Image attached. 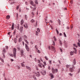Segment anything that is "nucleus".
Segmentation results:
<instances>
[{
  "label": "nucleus",
  "mask_w": 80,
  "mask_h": 80,
  "mask_svg": "<svg viewBox=\"0 0 80 80\" xmlns=\"http://www.w3.org/2000/svg\"><path fill=\"white\" fill-rule=\"evenodd\" d=\"M13 52L14 57H16V54L17 53V49H16V48H13Z\"/></svg>",
  "instance_id": "nucleus-1"
},
{
  "label": "nucleus",
  "mask_w": 80,
  "mask_h": 80,
  "mask_svg": "<svg viewBox=\"0 0 80 80\" xmlns=\"http://www.w3.org/2000/svg\"><path fill=\"white\" fill-rule=\"evenodd\" d=\"M27 38H27V36L25 35H24V41H25V42H26L28 45V43H29L28 42V41L27 40Z\"/></svg>",
  "instance_id": "nucleus-2"
},
{
  "label": "nucleus",
  "mask_w": 80,
  "mask_h": 80,
  "mask_svg": "<svg viewBox=\"0 0 80 80\" xmlns=\"http://www.w3.org/2000/svg\"><path fill=\"white\" fill-rule=\"evenodd\" d=\"M25 46L26 49V50H27V51H28V52H29V48H28V45H27L26 44H25Z\"/></svg>",
  "instance_id": "nucleus-3"
},
{
  "label": "nucleus",
  "mask_w": 80,
  "mask_h": 80,
  "mask_svg": "<svg viewBox=\"0 0 80 80\" xmlns=\"http://www.w3.org/2000/svg\"><path fill=\"white\" fill-rule=\"evenodd\" d=\"M30 4L33 7H37V5H36V4H33V1H31V2Z\"/></svg>",
  "instance_id": "nucleus-4"
},
{
  "label": "nucleus",
  "mask_w": 80,
  "mask_h": 80,
  "mask_svg": "<svg viewBox=\"0 0 80 80\" xmlns=\"http://www.w3.org/2000/svg\"><path fill=\"white\" fill-rule=\"evenodd\" d=\"M38 66H39V67H40V68H42V67H44H44H45V66H44L43 64L42 63H40V64H39Z\"/></svg>",
  "instance_id": "nucleus-5"
},
{
  "label": "nucleus",
  "mask_w": 80,
  "mask_h": 80,
  "mask_svg": "<svg viewBox=\"0 0 80 80\" xmlns=\"http://www.w3.org/2000/svg\"><path fill=\"white\" fill-rule=\"evenodd\" d=\"M35 75H36L38 77H40V73H39V72H38L37 73H36L35 74Z\"/></svg>",
  "instance_id": "nucleus-6"
},
{
  "label": "nucleus",
  "mask_w": 80,
  "mask_h": 80,
  "mask_svg": "<svg viewBox=\"0 0 80 80\" xmlns=\"http://www.w3.org/2000/svg\"><path fill=\"white\" fill-rule=\"evenodd\" d=\"M74 51H73V53H74L75 54H77V51L76 48H74Z\"/></svg>",
  "instance_id": "nucleus-7"
},
{
  "label": "nucleus",
  "mask_w": 80,
  "mask_h": 80,
  "mask_svg": "<svg viewBox=\"0 0 80 80\" xmlns=\"http://www.w3.org/2000/svg\"><path fill=\"white\" fill-rule=\"evenodd\" d=\"M69 70L71 72H73V68H69Z\"/></svg>",
  "instance_id": "nucleus-8"
},
{
  "label": "nucleus",
  "mask_w": 80,
  "mask_h": 80,
  "mask_svg": "<svg viewBox=\"0 0 80 80\" xmlns=\"http://www.w3.org/2000/svg\"><path fill=\"white\" fill-rule=\"evenodd\" d=\"M42 72H41V73L43 75H45L46 74V72H45V71H42Z\"/></svg>",
  "instance_id": "nucleus-9"
},
{
  "label": "nucleus",
  "mask_w": 80,
  "mask_h": 80,
  "mask_svg": "<svg viewBox=\"0 0 80 80\" xmlns=\"http://www.w3.org/2000/svg\"><path fill=\"white\" fill-rule=\"evenodd\" d=\"M52 72L53 73H55V69L53 68H52Z\"/></svg>",
  "instance_id": "nucleus-10"
},
{
  "label": "nucleus",
  "mask_w": 80,
  "mask_h": 80,
  "mask_svg": "<svg viewBox=\"0 0 80 80\" xmlns=\"http://www.w3.org/2000/svg\"><path fill=\"white\" fill-rule=\"evenodd\" d=\"M14 27H15V25H14V23H13L11 27L12 30H13L14 29Z\"/></svg>",
  "instance_id": "nucleus-11"
},
{
  "label": "nucleus",
  "mask_w": 80,
  "mask_h": 80,
  "mask_svg": "<svg viewBox=\"0 0 80 80\" xmlns=\"http://www.w3.org/2000/svg\"><path fill=\"white\" fill-rule=\"evenodd\" d=\"M26 67L27 69H28V70H31V68H30V67L26 66Z\"/></svg>",
  "instance_id": "nucleus-12"
},
{
  "label": "nucleus",
  "mask_w": 80,
  "mask_h": 80,
  "mask_svg": "<svg viewBox=\"0 0 80 80\" xmlns=\"http://www.w3.org/2000/svg\"><path fill=\"white\" fill-rule=\"evenodd\" d=\"M19 30L21 32H22V31H23V27H20Z\"/></svg>",
  "instance_id": "nucleus-13"
},
{
  "label": "nucleus",
  "mask_w": 80,
  "mask_h": 80,
  "mask_svg": "<svg viewBox=\"0 0 80 80\" xmlns=\"http://www.w3.org/2000/svg\"><path fill=\"white\" fill-rule=\"evenodd\" d=\"M24 27L25 28H28V26L27 24H26L25 25L24 24Z\"/></svg>",
  "instance_id": "nucleus-14"
},
{
  "label": "nucleus",
  "mask_w": 80,
  "mask_h": 80,
  "mask_svg": "<svg viewBox=\"0 0 80 80\" xmlns=\"http://www.w3.org/2000/svg\"><path fill=\"white\" fill-rule=\"evenodd\" d=\"M24 52V51H23V50L21 49V54L22 55H23V53Z\"/></svg>",
  "instance_id": "nucleus-15"
},
{
  "label": "nucleus",
  "mask_w": 80,
  "mask_h": 80,
  "mask_svg": "<svg viewBox=\"0 0 80 80\" xmlns=\"http://www.w3.org/2000/svg\"><path fill=\"white\" fill-rule=\"evenodd\" d=\"M24 22L23 21V20L22 19L21 21V25H22Z\"/></svg>",
  "instance_id": "nucleus-16"
},
{
  "label": "nucleus",
  "mask_w": 80,
  "mask_h": 80,
  "mask_svg": "<svg viewBox=\"0 0 80 80\" xmlns=\"http://www.w3.org/2000/svg\"><path fill=\"white\" fill-rule=\"evenodd\" d=\"M10 18V16L9 15L7 16L6 17V18L7 19V20H8Z\"/></svg>",
  "instance_id": "nucleus-17"
},
{
  "label": "nucleus",
  "mask_w": 80,
  "mask_h": 80,
  "mask_svg": "<svg viewBox=\"0 0 80 80\" xmlns=\"http://www.w3.org/2000/svg\"><path fill=\"white\" fill-rule=\"evenodd\" d=\"M50 76L51 77V78H54L53 75V74H52V73L50 74Z\"/></svg>",
  "instance_id": "nucleus-18"
},
{
  "label": "nucleus",
  "mask_w": 80,
  "mask_h": 80,
  "mask_svg": "<svg viewBox=\"0 0 80 80\" xmlns=\"http://www.w3.org/2000/svg\"><path fill=\"white\" fill-rule=\"evenodd\" d=\"M70 66H71V65H66V68H69V67H70Z\"/></svg>",
  "instance_id": "nucleus-19"
},
{
  "label": "nucleus",
  "mask_w": 80,
  "mask_h": 80,
  "mask_svg": "<svg viewBox=\"0 0 80 80\" xmlns=\"http://www.w3.org/2000/svg\"><path fill=\"white\" fill-rule=\"evenodd\" d=\"M73 63L74 65H75V64H76V59H74Z\"/></svg>",
  "instance_id": "nucleus-20"
},
{
  "label": "nucleus",
  "mask_w": 80,
  "mask_h": 80,
  "mask_svg": "<svg viewBox=\"0 0 80 80\" xmlns=\"http://www.w3.org/2000/svg\"><path fill=\"white\" fill-rule=\"evenodd\" d=\"M34 2L36 4H37V5H38V1L37 0H35L34 1Z\"/></svg>",
  "instance_id": "nucleus-21"
},
{
  "label": "nucleus",
  "mask_w": 80,
  "mask_h": 80,
  "mask_svg": "<svg viewBox=\"0 0 80 80\" xmlns=\"http://www.w3.org/2000/svg\"><path fill=\"white\" fill-rule=\"evenodd\" d=\"M70 55L71 56L72 55H73V51H71V52H70Z\"/></svg>",
  "instance_id": "nucleus-22"
},
{
  "label": "nucleus",
  "mask_w": 80,
  "mask_h": 80,
  "mask_svg": "<svg viewBox=\"0 0 80 80\" xmlns=\"http://www.w3.org/2000/svg\"><path fill=\"white\" fill-rule=\"evenodd\" d=\"M2 55H3V58H5V54H5V53L2 52Z\"/></svg>",
  "instance_id": "nucleus-23"
},
{
  "label": "nucleus",
  "mask_w": 80,
  "mask_h": 80,
  "mask_svg": "<svg viewBox=\"0 0 80 80\" xmlns=\"http://www.w3.org/2000/svg\"><path fill=\"white\" fill-rule=\"evenodd\" d=\"M35 35L36 36H38V32L37 31L35 32Z\"/></svg>",
  "instance_id": "nucleus-24"
},
{
  "label": "nucleus",
  "mask_w": 80,
  "mask_h": 80,
  "mask_svg": "<svg viewBox=\"0 0 80 80\" xmlns=\"http://www.w3.org/2000/svg\"><path fill=\"white\" fill-rule=\"evenodd\" d=\"M21 66H22L23 67H25V65L23 64V63H21Z\"/></svg>",
  "instance_id": "nucleus-25"
},
{
  "label": "nucleus",
  "mask_w": 80,
  "mask_h": 80,
  "mask_svg": "<svg viewBox=\"0 0 80 80\" xmlns=\"http://www.w3.org/2000/svg\"><path fill=\"white\" fill-rule=\"evenodd\" d=\"M56 31L57 32V34L58 35V33H59V32H58V29H56Z\"/></svg>",
  "instance_id": "nucleus-26"
},
{
  "label": "nucleus",
  "mask_w": 80,
  "mask_h": 80,
  "mask_svg": "<svg viewBox=\"0 0 80 80\" xmlns=\"http://www.w3.org/2000/svg\"><path fill=\"white\" fill-rule=\"evenodd\" d=\"M25 20H27L28 18V16L27 15H25Z\"/></svg>",
  "instance_id": "nucleus-27"
},
{
  "label": "nucleus",
  "mask_w": 80,
  "mask_h": 80,
  "mask_svg": "<svg viewBox=\"0 0 80 80\" xmlns=\"http://www.w3.org/2000/svg\"><path fill=\"white\" fill-rule=\"evenodd\" d=\"M51 48H52V50H55V48L53 46H51Z\"/></svg>",
  "instance_id": "nucleus-28"
},
{
  "label": "nucleus",
  "mask_w": 80,
  "mask_h": 80,
  "mask_svg": "<svg viewBox=\"0 0 80 80\" xmlns=\"http://www.w3.org/2000/svg\"><path fill=\"white\" fill-rule=\"evenodd\" d=\"M0 60H1L2 62H4V61L3 60V59L1 58H0Z\"/></svg>",
  "instance_id": "nucleus-29"
},
{
  "label": "nucleus",
  "mask_w": 80,
  "mask_h": 80,
  "mask_svg": "<svg viewBox=\"0 0 80 80\" xmlns=\"http://www.w3.org/2000/svg\"><path fill=\"white\" fill-rule=\"evenodd\" d=\"M37 62L38 63H40V62H41V61L39 60H37Z\"/></svg>",
  "instance_id": "nucleus-30"
},
{
  "label": "nucleus",
  "mask_w": 80,
  "mask_h": 80,
  "mask_svg": "<svg viewBox=\"0 0 80 80\" xmlns=\"http://www.w3.org/2000/svg\"><path fill=\"white\" fill-rule=\"evenodd\" d=\"M17 38H15L14 39V42H15V43H17Z\"/></svg>",
  "instance_id": "nucleus-31"
},
{
  "label": "nucleus",
  "mask_w": 80,
  "mask_h": 80,
  "mask_svg": "<svg viewBox=\"0 0 80 80\" xmlns=\"http://www.w3.org/2000/svg\"><path fill=\"white\" fill-rule=\"evenodd\" d=\"M59 43L61 45H62V41H61V40H59Z\"/></svg>",
  "instance_id": "nucleus-32"
},
{
  "label": "nucleus",
  "mask_w": 80,
  "mask_h": 80,
  "mask_svg": "<svg viewBox=\"0 0 80 80\" xmlns=\"http://www.w3.org/2000/svg\"><path fill=\"white\" fill-rule=\"evenodd\" d=\"M17 49L19 51H20V48L19 47H18Z\"/></svg>",
  "instance_id": "nucleus-33"
},
{
  "label": "nucleus",
  "mask_w": 80,
  "mask_h": 80,
  "mask_svg": "<svg viewBox=\"0 0 80 80\" xmlns=\"http://www.w3.org/2000/svg\"><path fill=\"white\" fill-rule=\"evenodd\" d=\"M22 40V37H21L19 38V42H21V41Z\"/></svg>",
  "instance_id": "nucleus-34"
},
{
  "label": "nucleus",
  "mask_w": 80,
  "mask_h": 80,
  "mask_svg": "<svg viewBox=\"0 0 80 80\" xmlns=\"http://www.w3.org/2000/svg\"><path fill=\"white\" fill-rule=\"evenodd\" d=\"M63 35H64V37H67V35H66V34H65V32H64Z\"/></svg>",
  "instance_id": "nucleus-35"
},
{
  "label": "nucleus",
  "mask_w": 80,
  "mask_h": 80,
  "mask_svg": "<svg viewBox=\"0 0 80 80\" xmlns=\"http://www.w3.org/2000/svg\"><path fill=\"white\" fill-rule=\"evenodd\" d=\"M31 22L32 23H34V22H35V21H34V20H33V19H32L31 20Z\"/></svg>",
  "instance_id": "nucleus-36"
},
{
  "label": "nucleus",
  "mask_w": 80,
  "mask_h": 80,
  "mask_svg": "<svg viewBox=\"0 0 80 80\" xmlns=\"http://www.w3.org/2000/svg\"><path fill=\"white\" fill-rule=\"evenodd\" d=\"M73 46L74 47H76V48H77V47H78V46H77V45H76V44H73Z\"/></svg>",
  "instance_id": "nucleus-37"
},
{
  "label": "nucleus",
  "mask_w": 80,
  "mask_h": 80,
  "mask_svg": "<svg viewBox=\"0 0 80 80\" xmlns=\"http://www.w3.org/2000/svg\"><path fill=\"white\" fill-rule=\"evenodd\" d=\"M3 52H4V53H5V52H6V51H5V49H4L3 50V51H2Z\"/></svg>",
  "instance_id": "nucleus-38"
},
{
  "label": "nucleus",
  "mask_w": 80,
  "mask_h": 80,
  "mask_svg": "<svg viewBox=\"0 0 80 80\" xmlns=\"http://www.w3.org/2000/svg\"><path fill=\"white\" fill-rule=\"evenodd\" d=\"M45 59L46 60H48V58L47 57L45 56Z\"/></svg>",
  "instance_id": "nucleus-39"
},
{
  "label": "nucleus",
  "mask_w": 80,
  "mask_h": 80,
  "mask_svg": "<svg viewBox=\"0 0 80 80\" xmlns=\"http://www.w3.org/2000/svg\"><path fill=\"white\" fill-rule=\"evenodd\" d=\"M37 31H38V32H40V29H39V28H37Z\"/></svg>",
  "instance_id": "nucleus-40"
},
{
  "label": "nucleus",
  "mask_w": 80,
  "mask_h": 80,
  "mask_svg": "<svg viewBox=\"0 0 80 80\" xmlns=\"http://www.w3.org/2000/svg\"><path fill=\"white\" fill-rule=\"evenodd\" d=\"M17 68L18 69H19L20 68V66H17Z\"/></svg>",
  "instance_id": "nucleus-41"
},
{
  "label": "nucleus",
  "mask_w": 80,
  "mask_h": 80,
  "mask_svg": "<svg viewBox=\"0 0 80 80\" xmlns=\"http://www.w3.org/2000/svg\"><path fill=\"white\" fill-rule=\"evenodd\" d=\"M69 75H70V76H71V77H72V75H73V74H72L71 73H69Z\"/></svg>",
  "instance_id": "nucleus-42"
},
{
  "label": "nucleus",
  "mask_w": 80,
  "mask_h": 80,
  "mask_svg": "<svg viewBox=\"0 0 80 80\" xmlns=\"http://www.w3.org/2000/svg\"><path fill=\"white\" fill-rule=\"evenodd\" d=\"M35 10H36V8H33V11H35Z\"/></svg>",
  "instance_id": "nucleus-43"
},
{
  "label": "nucleus",
  "mask_w": 80,
  "mask_h": 80,
  "mask_svg": "<svg viewBox=\"0 0 80 80\" xmlns=\"http://www.w3.org/2000/svg\"><path fill=\"white\" fill-rule=\"evenodd\" d=\"M77 44L78 46V47H80V43L79 42H78L77 43Z\"/></svg>",
  "instance_id": "nucleus-44"
},
{
  "label": "nucleus",
  "mask_w": 80,
  "mask_h": 80,
  "mask_svg": "<svg viewBox=\"0 0 80 80\" xmlns=\"http://www.w3.org/2000/svg\"><path fill=\"white\" fill-rule=\"evenodd\" d=\"M54 38L55 41H57V39H56V38H55V36L54 37Z\"/></svg>",
  "instance_id": "nucleus-45"
},
{
  "label": "nucleus",
  "mask_w": 80,
  "mask_h": 80,
  "mask_svg": "<svg viewBox=\"0 0 80 80\" xmlns=\"http://www.w3.org/2000/svg\"><path fill=\"white\" fill-rule=\"evenodd\" d=\"M37 52L38 53H40V50H38Z\"/></svg>",
  "instance_id": "nucleus-46"
},
{
  "label": "nucleus",
  "mask_w": 80,
  "mask_h": 80,
  "mask_svg": "<svg viewBox=\"0 0 80 80\" xmlns=\"http://www.w3.org/2000/svg\"><path fill=\"white\" fill-rule=\"evenodd\" d=\"M5 47H6V49H7V50H8V46H6Z\"/></svg>",
  "instance_id": "nucleus-47"
},
{
  "label": "nucleus",
  "mask_w": 80,
  "mask_h": 80,
  "mask_svg": "<svg viewBox=\"0 0 80 80\" xmlns=\"http://www.w3.org/2000/svg\"><path fill=\"white\" fill-rule=\"evenodd\" d=\"M35 47V48H36V50H37L38 49V48H37V45H36Z\"/></svg>",
  "instance_id": "nucleus-48"
},
{
  "label": "nucleus",
  "mask_w": 80,
  "mask_h": 80,
  "mask_svg": "<svg viewBox=\"0 0 80 80\" xmlns=\"http://www.w3.org/2000/svg\"><path fill=\"white\" fill-rule=\"evenodd\" d=\"M55 72H58V69H55Z\"/></svg>",
  "instance_id": "nucleus-49"
},
{
  "label": "nucleus",
  "mask_w": 80,
  "mask_h": 80,
  "mask_svg": "<svg viewBox=\"0 0 80 80\" xmlns=\"http://www.w3.org/2000/svg\"><path fill=\"white\" fill-rule=\"evenodd\" d=\"M16 32V31H14L13 32V34L15 35Z\"/></svg>",
  "instance_id": "nucleus-50"
},
{
  "label": "nucleus",
  "mask_w": 80,
  "mask_h": 80,
  "mask_svg": "<svg viewBox=\"0 0 80 80\" xmlns=\"http://www.w3.org/2000/svg\"><path fill=\"white\" fill-rule=\"evenodd\" d=\"M53 43L52 44V45L54 46L55 45V42H54V41H53Z\"/></svg>",
  "instance_id": "nucleus-51"
},
{
  "label": "nucleus",
  "mask_w": 80,
  "mask_h": 80,
  "mask_svg": "<svg viewBox=\"0 0 80 80\" xmlns=\"http://www.w3.org/2000/svg\"><path fill=\"white\" fill-rule=\"evenodd\" d=\"M34 60L36 62H37V58H35L34 59Z\"/></svg>",
  "instance_id": "nucleus-52"
},
{
  "label": "nucleus",
  "mask_w": 80,
  "mask_h": 80,
  "mask_svg": "<svg viewBox=\"0 0 80 80\" xmlns=\"http://www.w3.org/2000/svg\"><path fill=\"white\" fill-rule=\"evenodd\" d=\"M32 15H34V12H32Z\"/></svg>",
  "instance_id": "nucleus-53"
},
{
  "label": "nucleus",
  "mask_w": 80,
  "mask_h": 80,
  "mask_svg": "<svg viewBox=\"0 0 80 80\" xmlns=\"http://www.w3.org/2000/svg\"><path fill=\"white\" fill-rule=\"evenodd\" d=\"M60 50L62 53L63 52V51L62 50V49L61 48L60 49Z\"/></svg>",
  "instance_id": "nucleus-54"
},
{
  "label": "nucleus",
  "mask_w": 80,
  "mask_h": 80,
  "mask_svg": "<svg viewBox=\"0 0 80 80\" xmlns=\"http://www.w3.org/2000/svg\"><path fill=\"white\" fill-rule=\"evenodd\" d=\"M71 3V4H72L73 3V1L72 0H71L70 2Z\"/></svg>",
  "instance_id": "nucleus-55"
},
{
  "label": "nucleus",
  "mask_w": 80,
  "mask_h": 80,
  "mask_svg": "<svg viewBox=\"0 0 80 80\" xmlns=\"http://www.w3.org/2000/svg\"><path fill=\"white\" fill-rule=\"evenodd\" d=\"M43 63L44 64V65H46V62H45V61L43 62Z\"/></svg>",
  "instance_id": "nucleus-56"
},
{
  "label": "nucleus",
  "mask_w": 80,
  "mask_h": 80,
  "mask_svg": "<svg viewBox=\"0 0 80 80\" xmlns=\"http://www.w3.org/2000/svg\"><path fill=\"white\" fill-rule=\"evenodd\" d=\"M10 56H11V57H13V54H11V55H10Z\"/></svg>",
  "instance_id": "nucleus-57"
},
{
  "label": "nucleus",
  "mask_w": 80,
  "mask_h": 80,
  "mask_svg": "<svg viewBox=\"0 0 80 80\" xmlns=\"http://www.w3.org/2000/svg\"><path fill=\"white\" fill-rule=\"evenodd\" d=\"M17 29L18 30H19V26H17Z\"/></svg>",
  "instance_id": "nucleus-58"
},
{
  "label": "nucleus",
  "mask_w": 80,
  "mask_h": 80,
  "mask_svg": "<svg viewBox=\"0 0 80 80\" xmlns=\"http://www.w3.org/2000/svg\"><path fill=\"white\" fill-rule=\"evenodd\" d=\"M49 63H50V64H51V63H52V60L49 61Z\"/></svg>",
  "instance_id": "nucleus-59"
},
{
  "label": "nucleus",
  "mask_w": 80,
  "mask_h": 80,
  "mask_svg": "<svg viewBox=\"0 0 80 80\" xmlns=\"http://www.w3.org/2000/svg\"><path fill=\"white\" fill-rule=\"evenodd\" d=\"M18 8H19V7H18V6L16 9H17V10H18Z\"/></svg>",
  "instance_id": "nucleus-60"
},
{
  "label": "nucleus",
  "mask_w": 80,
  "mask_h": 80,
  "mask_svg": "<svg viewBox=\"0 0 80 80\" xmlns=\"http://www.w3.org/2000/svg\"><path fill=\"white\" fill-rule=\"evenodd\" d=\"M0 65H3V64L2 62H0Z\"/></svg>",
  "instance_id": "nucleus-61"
},
{
  "label": "nucleus",
  "mask_w": 80,
  "mask_h": 80,
  "mask_svg": "<svg viewBox=\"0 0 80 80\" xmlns=\"http://www.w3.org/2000/svg\"><path fill=\"white\" fill-rule=\"evenodd\" d=\"M62 33H60V36H62Z\"/></svg>",
  "instance_id": "nucleus-62"
},
{
  "label": "nucleus",
  "mask_w": 80,
  "mask_h": 80,
  "mask_svg": "<svg viewBox=\"0 0 80 80\" xmlns=\"http://www.w3.org/2000/svg\"><path fill=\"white\" fill-rule=\"evenodd\" d=\"M11 61H12V62H13V59H11Z\"/></svg>",
  "instance_id": "nucleus-63"
},
{
  "label": "nucleus",
  "mask_w": 80,
  "mask_h": 80,
  "mask_svg": "<svg viewBox=\"0 0 80 80\" xmlns=\"http://www.w3.org/2000/svg\"><path fill=\"white\" fill-rule=\"evenodd\" d=\"M22 44L23 45H24V42L23 41L22 42Z\"/></svg>",
  "instance_id": "nucleus-64"
}]
</instances>
